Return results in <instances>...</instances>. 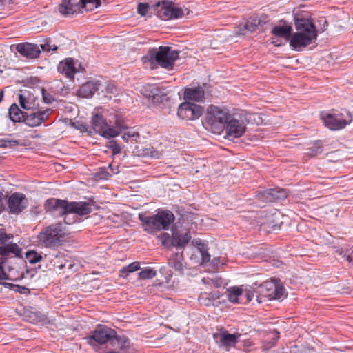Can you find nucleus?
Instances as JSON below:
<instances>
[{"label": "nucleus", "instance_id": "f257e3e1", "mask_svg": "<svg viewBox=\"0 0 353 353\" xmlns=\"http://www.w3.org/2000/svg\"><path fill=\"white\" fill-rule=\"evenodd\" d=\"M13 237L12 234L0 229V280L17 281L23 278V272L14 262L23 259L22 248L12 242Z\"/></svg>", "mask_w": 353, "mask_h": 353}, {"label": "nucleus", "instance_id": "f03ea898", "mask_svg": "<svg viewBox=\"0 0 353 353\" xmlns=\"http://www.w3.org/2000/svg\"><path fill=\"white\" fill-rule=\"evenodd\" d=\"M48 210L54 214L65 216L64 223L75 222L74 214L84 216L92 211V204L88 202H68L65 200L51 199L47 201Z\"/></svg>", "mask_w": 353, "mask_h": 353}, {"label": "nucleus", "instance_id": "7ed1b4c3", "mask_svg": "<svg viewBox=\"0 0 353 353\" xmlns=\"http://www.w3.org/2000/svg\"><path fill=\"white\" fill-rule=\"evenodd\" d=\"M295 28L296 32L292 35L290 42L294 50L300 51L316 42L317 31L311 19H297L295 21Z\"/></svg>", "mask_w": 353, "mask_h": 353}, {"label": "nucleus", "instance_id": "20e7f679", "mask_svg": "<svg viewBox=\"0 0 353 353\" xmlns=\"http://www.w3.org/2000/svg\"><path fill=\"white\" fill-rule=\"evenodd\" d=\"M139 219L143 224L144 230L152 234L156 231L168 230L174 221V216L169 210H163L152 216L139 214Z\"/></svg>", "mask_w": 353, "mask_h": 353}, {"label": "nucleus", "instance_id": "39448f33", "mask_svg": "<svg viewBox=\"0 0 353 353\" xmlns=\"http://www.w3.org/2000/svg\"><path fill=\"white\" fill-rule=\"evenodd\" d=\"M232 114L227 109L211 105L206 113V123L214 133L219 134L226 127Z\"/></svg>", "mask_w": 353, "mask_h": 353}, {"label": "nucleus", "instance_id": "423d86ee", "mask_svg": "<svg viewBox=\"0 0 353 353\" xmlns=\"http://www.w3.org/2000/svg\"><path fill=\"white\" fill-rule=\"evenodd\" d=\"M65 234L62 223L52 224L39 234V242L44 247L55 248L61 245Z\"/></svg>", "mask_w": 353, "mask_h": 353}, {"label": "nucleus", "instance_id": "0eeeda50", "mask_svg": "<svg viewBox=\"0 0 353 353\" xmlns=\"http://www.w3.org/2000/svg\"><path fill=\"white\" fill-rule=\"evenodd\" d=\"M255 114L241 110L232 114L230 120L225 128L228 136L239 138L245 132L247 124Z\"/></svg>", "mask_w": 353, "mask_h": 353}, {"label": "nucleus", "instance_id": "6e6552de", "mask_svg": "<svg viewBox=\"0 0 353 353\" xmlns=\"http://www.w3.org/2000/svg\"><path fill=\"white\" fill-rule=\"evenodd\" d=\"M91 124L92 133L94 132L108 139L118 136L123 132V130L126 129L124 125L119 123H117L116 126L110 127L107 124L103 117L96 112L92 113Z\"/></svg>", "mask_w": 353, "mask_h": 353}, {"label": "nucleus", "instance_id": "1a4fd4ad", "mask_svg": "<svg viewBox=\"0 0 353 353\" xmlns=\"http://www.w3.org/2000/svg\"><path fill=\"white\" fill-rule=\"evenodd\" d=\"M178 57L179 52L172 50L170 47L160 46L150 50L151 62H156L161 67L168 70L172 69L174 63Z\"/></svg>", "mask_w": 353, "mask_h": 353}, {"label": "nucleus", "instance_id": "9d476101", "mask_svg": "<svg viewBox=\"0 0 353 353\" xmlns=\"http://www.w3.org/2000/svg\"><path fill=\"white\" fill-rule=\"evenodd\" d=\"M156 6L159 8L157 15L163 20L176 19L190 14V10L188 8L179 7L171 1L158 2Z\"/></svg>", "mask_w": 353, "mask_h": 353}, {"label": "nucleus", "instance_id": "9b49d317", "mask_svg": "<svg viewBox=\"0 0 353 353\" xmlns=\"http://www.w3.org/2000/svg\"><path fill=\"white\" fill-rule=\"evenodd\" d=\"M115 330L106 326H99L91 335L84 338L93 348L97 351L99 346L103 344L110 345L115 336Z\"/></svg>", "mask_w": 353, "mask_h": 353}, {"label": "nucleus", "instance_id": "f8f14e48", "mask_svg": "<svg viewBox=\"0 0 353 353\" xmlns=\"http://www.w3.org/2000/svg\"><path fill=\"white\" fill-rule=\"evenodd\" d=\"M321 118L325 125L332 130L342 129L352 121V115L347 110L341 113L322 114Z\"/></svg>", "mask_w": 353, "mask_h": 353}, {"label": "nucleus", "instance_id": "ddd939ff", "mask_svg": "<svg viewBox=\"0 0 353 353\" xmlns=\"http://www.w3.org/2000/svg\"><path fill=\"white\" fill-rule=\"evenodd\" d=\"M203 113V108L195 103L185 101L178 108L177 115L181 119L189 121L199 119Z\"/></svg>", "mask_w": 353, "mask_h": 353}, {"label": "nucleus", "instance_id": "4468645a", "mask_svg": "<svg viewBox=\"0 0 353 353\" xmlns=\"http://www.w3.org/2000/svg\"><path fill=\"white\" fill-rule=\"evenodd\" d=\"M261 296L270 300L281 299L285 296L284 288L274 281H268L260 287Z\"/></svg>", "mask_w": 353, "mask_h": 353}, {"label": "nucleus", "instance_id": "2eb2a0df", "mask_svg": "<svg viewBox=\"0 0 353 353\" xmlns=\"http://www.w3.org/2000/svg\"><path fill=\"white\" fill-rule=\"evenodd\" d=\"M83 70L79 61L72 58H67L61 61L57 66L58 72L71 80L74 79L76 73L83 71Z\"/></svg>", "mask_w": 353, "mask_h": 353}, {"label": "nucleus", "instance_id": "dca6fc26", "mask_svg": "<svg viewBox=\"0 0 353 353\" xmlns=\"http://www.w3.org/2000/svg\"><path fill=\"white\" fill-rule=\"evenodd\" d=\"M51 112L52 110L50 109L42 111L38 110L30 114L26 112L23 122L30 127L38 126L48 119Z\"/></svg>", "mask_w": 353, "mask_h": 353}, {"label": "nucleus", "instance_id": "f3484780", "mask_svg": "<svg viewBox=\"0 0 353 353\" xmlns=\"http://www.w3.org/2000/svg\"><path fill=\"white\" fill-rule=\"evenodd\" d=\"M288 194L285 190L280 188L269 189L259 194V199L265 202H273L283 199Z\"/></svg>", "mask_w": 353, "mask_h": 353}, {"label": "nucleus", "instance_id": "a211bd4d", "mask_svg": "<svg viewBox=\"0 0 353 353\" xmlns=\"http://www.w3.org/2000/svg\"><path fill=\"white\" fill-rule=\"evenodd\" d=\"M240 336L239 334H229L227 332H219L213 334L214 339L221 346L228 347L233 346L237 342L238 338Z\"/></svg>", "mask_w": 353, "mask_h": 353}, {"label": "nucleus", "instance_id": "6ab92c4d", "mask_svg": "<svg viewBox=\"0 0 353 353\" xmlns=\"http://www.w3.org/2000/svg\"><path fill=\"white\" fill-rule=\"evenodd\" d=\"M27 200L25 196L20 193L12 194L8 199V207L13 213L21 212L26 206Z\"/></svg>", "mask_w": 353, "mask_h": 353}, {"label": "nucleus", "instance_id": "aec40b11", "mask_svg": "<svg viewBox=\"0 0 353 353\" xmlns=\"http://www.w3.org/2000/svg\"><path fill=\"white\" fill-rule=\"evenodd\" d=\"M129 345L130 341L127 337L117 336L115 333L110 345L112 348H110L107 353H127L126 349L129 347Z\"/></svg>", "mask_w": 353, "mask_h": 353}, {"label": "nucleus", "instance_id": "412c9836", "mask_svg": "<svg viewBox=\"0 0 353 353\" xmlns=\"http://www.w3.org/2000/svg\"><path fill=\"white\" fill-rule=\"evenodd\" d=\"M16 49L19 54L29 59L37 58L40 54L39 46L33 43H20Z\"/></svg>", "mask_w": 353, "mask_h": 353}, {"label": "nucleus", "instance_id": "4be33fe9", "mask_svg": "<svg viewBox=\"0 0 353 353\" xmlns=\"http://www.w3.org/2000/svg\"><path fill=\"white\" fill-rule=\"evenodd\" d=\"M262 20L258 16H252L250 17L243 27H240L236 32L240 35H245L248 32H252L255 31L259 26H262Z\"/></svg>", "mask_w": 353, "mask_h": 353}, {"label": "nucleus", "instance_id": "5701e85b", "mask_svg": "<svg viewBox=\"0 0 353 353\" xmlns=\"http://www.w3.org/2000/svg\"><path fill=\"white\" fill-rule=\"evenodd\" d=\"M81 0H62L59 12L64 16L72 15L80 8Z\"/></svg>", "mask_w": 353, "mask_h": 353}, {"label": "nucleus", "instance_id": "b1692460", "mask_svg": "<svg viewBox=\"0 0 353 353\" xmlns=\"http://www.w3.org/2000/svg\"><path fill=\"white\" fill-rule=\"evenodd\" d=\"M183 98L186 101L203 102L205 99V91L201 87L186 88Z\"/></svg>", "mask_w": 353, "mask_h": 353}, {"label": "nucleus", "instance_id": "393cba45", "mask_svg": "<svg viewBox=\"0 0 353 353\" xmlns=\"http://www.w3.org/2000/svg\"><path fill=\"white\" fill-rule=\"evenodd\" d=\"M99 86L100 84L98 81L86 82L79 90V96L83 98H90L99 89Z\"/></svg>", "mask_w": 353, "mask_h": 353}, {"label": "nucleus", "instance_id": "a878e982", "mask_svg": "<svg viewBox=\"0 0 353 353\" xmlns=\"http://www.w3.org/2000/svg\"><path fill=\"white\" fill-rule=\"evenodd\" d=\"M292 28L290 25L285 23L281 26H276L272 30V33L275 37L284 38L286 41H290L292 37Z\"/></svg>", "mask_w": 353, "mask_h": 353}, {"label": "nucleus", "instance_id": "bb28decb", "mask_svg": "<svg viewBox=\"0 0 353 353\" xmlns=\"http://www.w3.org/2000/svg\"><path fill=\"white\" fill-rule=\"evenodd\" d=\"M141 92L144 97L152 99L154 103L159 102L162 97V95L160 94L159 88L154 85L143 87L141 90Z\"/></svg>", "mask_w": 353, "mask_h": 353}, {"label": "nucleus", "instance_id": "cd10ccee", "mask_svg": "<svg viewBox=\"0 0 353 353\" xmlns=\"http://www.w3.org/2000/svg\"><path fill=\"white\" fill-rule=\"evenodd\" d=\"M190 239L191 236L189 232L181 233L174 230L172 232V244L177 247L185 246L190 241Z\"/></svg>", "mask_w": 353, "mask_h": 353}, {"label": "nucleus", "instance_id": "c85d7f7f", "mask_svg": "<svg viewBox=\"0 0 353 353\" xmlns=\"http://www.w3.org/2000/svg\"><path fill=\"white\" fill-rule=\"evenodd\" d=\"M243 289L239 287H231L227 290V296L230 302H243Z\"/></svg>", "mask_w": 353, "mask_h": 353}, {"label": "nucleus", "instance_id": "c756f323", "mask_svg": "<svg viewBox=\"0 0 353 353\" xmlns=\"http://www.w3.org/2000/svg\"><path fill=\"white\" fill-rule=\"evenodd\" d=\"M168 265L179 274H183L184 264L182 252L174 254L170 259Z\"/></svg>", "mask_w": 353, "mask_h": 353}, {"label": "nucleus", "instance_id": "7c9ffc66", "mask_svg": "<svg viewBox=\"0 0 353 353\" xmlns=\"http://www.w3.org/2000/svg\"><path fill=\"white\" fill-rule=\"evenodd\" d=\"M8 114L10 120L15 123L23 122L26 112L21 111L17 104H12L9 108Z\"/></svg>", "mask_w": 353, "mask_h": 353}, {"label": "nucleus", "instance_id": "2f4dec72", "mask_svg": "<svg viewBox=\"0 0 353 353\" xmlns=\"http://www.w3.org/2000/svg\"><path fill=\"white\" fill-rule=\"evenodd\" d=\"M19 101L21 107L23 110H33L35 108V104L33 99L28 92H23L19 95Z\"/></svg>", "mask_w": 353, "mask_h": 353}, {"label": "nucleus", "instance_id": "473e14b6", "mask_svg": "<svg viewBox=\"0 0 353 353\" xmlns=\"http://www.w3.org/2000/svg\"><path fill=\"white\" fill-rule=\"evenodd\" d=\"M117 168L114 170L112 168V164L109 163L108 167L107 168H102L100 169L99 172L97 173V176L100 179H108L112 176V173L116 174L118 173Z\"/></svg>", "mask_w": 353, "mask_h": 353}, {"label": "nucleus", "instance_id": "72a5a7b5", "mask_svg": "<svg viewBox=\"0 0 353 353\" xmlns=\"http://www.w3.org/2000/svg\"><path fill=\"white\" fill-rule=\"evenodd\" d=\"M193 243L196 245L197 249L201 255L202 261L203 263L209 261L210 259V255L206 250L205 243L201 240H196Z\"/></svg>", "mask_w": 353, "mask_h": 353}, {"label": "nucleus", "instance_id": "f704fd0d", "mask_svg": "<svg viewBox=\"0 0 353 353\" xmlns=\"http://www.w3.org/2000/svg\"><path fill=\"white\" fill-rule=\"evenodd\" d=\"M50 263L53 266L57 267L59 269H63L66 266V262L63 263V261H59L60 259L63 260L62 256H61V252H54L52 254H50Z\"/></svg>", "mask_w": 353, "mask_h": 353}, {"label": "nucleus", "instance_id": "c9c22d12", "mask_svg": "<svg viewBox=\"0 0 353 353\" xmlns=\"http://www.w3.org/2000/svg\"><path fill=\"white\" fill-rule=\"evenodd\" d=\"M140 265L139 262H133L128 265V266H125L123 268L120 270V276L126 278L128 276V274L130 272H133L134 271H137L139 270Z\"/></svg>", "mask_w": 353, "mask_h": 353}, {"label": "nucleus", "instance_id": "e433bc0d", "mask_svg": "<svg viewBox=\"0 0 353 353\" xmlns=\"http://www.w3.org/2000/svg\"><path fill=\"white\" fill-rule=\"evenodd\" d=\"M202 282L207 285H213L216 288H219L223 284L222 279L216 274L212 275L211 277L203 278Z\"/></svg>", "mask_w": 353, "mask_h": 353}, {"label": "nucleus", "instance_id": "4c0bfd02", "mask_svg": "<svg viewBox=\"0 0 353 353\" xmlns=\"http://www.w3.org/2000/svg\"><path fill=\"white\" fill-rule=\"evenodd\" d=\"M323 152V145L321 141H316L313 143V146L308 148L307 154L310 157H315L321 154Z\"/></svg>", "mask_w": 353, "mask_h": 353}, {"label": "nucleus", "instance_id": "58836bf2", "mask_svg": "<svg viewBox=\"0 0 353 353\" xmlns=\"http://www.w3.org/2000/svg\"><path fill=\"white\" fill-rule=\"evenodd\" d=\"M80 4L86 10H92L100 5V0H81Z\"/></svg>", "mask_w": 353, "mask_h": 353}, {"label": "nucleus", "instance_id": "ea45409f", "mask_svg": "<svg viewBox=\"0 0 353 353\" xmlns=\"http://www.w3.org/2000/svg\"><path fill=\"white\" fill-rule=\"evenodd\" d=\"M138 275L140 279H148L154 277L157 272L152 268H146L139 272Z\"/></svg>", "mask_w": 353, "mask_h": 353}, {"label": "nucleus", "instance_id": "a19ab883", "mask_svg": "<svg viewBox=\"0 0 353 353\" xmlns=\"http://www.w3.org/2000/svg\"><path fill=\"white\" fill-rule=\"evenodd\" d=\"M26 258L30 263H36L41 259V256L35 251H28L26 253Z\"/></svg>", "mask_w": 353, "mask_h": 353}, {"label": "nucleus", "instance_id": "79ce46f5", "mask_svg": "<svg viewBox=\"0 0 353 353\" xmlns=\"http://www.w3.org/2000/svg\"><path fill=\"white\" fill-rule=\"evenodd\" d=\"M72 125L81 132H88L89 134L92 133L90 126H89L88 124L77 122L73 123Z\"/></svg>", "mask_w": 353, "mask_h": 353}, {"label": "nucleus", "instance_id": "37998d69", "mask_svg": "<svg viewBox=\"0 0 353 353\" xmlns=\"http://www.w3.org/2000/svg\"><path fill=\"white\" fill-rule=\"evenodd\" d=\"M243 302H250L254 297V292L251 288L243 289Z\"/></svg>", "mask_w": 353, "mask_h": 353}, {"label": "nucleus", "instance_id": "c03bdc74", "mask_svg": "<svg viewBox=\"0 0 353 353\" xmlns=\"http://www.w3.org/2000/svg\"><path fill=\"white\" fill-rule=\"evenodd\" d=\"M336 252L344 257L346 258L347 261L349 263H351L353 264V250L350 252L349 250H347L345 252H344L341 250H337Z\"/></svg>", "mask_w": 353, "mask_h": 353}, {"label": "nucleus", "instance_id": "a18cd8bd", "mask_svg": "<svg viewBox=\"0 0 353 353\" xmlns=\"http://www.w3.org/2000/svg\"><path fill=\"white\" fill-rule=\"evenodd\" d=\"M149 4L146 3H140L137 6V12L141 16H145L148 12Z\"/></svg>", "mask_w": 353, "mask_h": 353}, {"label": "nucleus", "instance_id": "49530a36", "mask_svg": "<svg viewBox=\"0 0 353 353\" xmlns=\"http://www.w3.org/2000/svg\"><path fill=\"white\" fill-rule=\"evenodd\" d=\"M139 137V133L133 130H128L123 132L122 139L125 141H128L130 139H134Z\"/></svg>", "mask_w": 353, "mask_h": 353}, {"label": "nucleus", "instance_id": "de8ad7c7", "mask_svg": "<svg viewBox=\"0 0 353 353\" xmlns=\"http://www.w3.org/2000/svg\"><path fill=\"white\" fill-rule=\"evenodd\" d=\"M109 148L112 150L113 154H117L121 153V147L114 141L110 143Z\"/></svg>", "mask_w": 353, "mask_h": 353}, {"label": "nucleus", "instance_id": "09e8293b", "mask_svg": "<svg viewBox=\"0 0 353 353\" xmlns=\"http://www.w3.org/2000/svg\"><path fill=\"white\" fill-rule=\"evenodd\" d=\"M28 316V320L32 323L40 321L43 319V316L41 314L37 312H31V314Z\"/></svg>", "mask_w": 353, "mask_h": 353}, {"label": "nucleus", "instance_id": "8fccbe9b", "mask_svg": "<svg viewBox=\"0 0 353 353\" xmlns=\"http://www.w3.org/2000/svg\"><path fill=\"white\" fill-rule=\"evenodd\" d=\"M199 301L201 304L205 305H210L212 304V301L207 296V294H201L199 298Z\"/></svg>", "mask_w": 353, "mask_h": 353}, {"label": "nucleus", "instance_id": "3c124183", "mask_svg": "<svg viewBox=\"0 0 353 353\" xmlns=\"http://www.w3.org/2000/svg\"><path fill=\"white\" fill-rule=\"evenodd\" d=\"M41 48L43 51H50V50H56L57 49V46L55 45H50L49 43L46 42L43 44H41Z\"/></svg>", "mask_w": 353, "mask_h": 353}, {"label": "nucleus", "instance_id": "603ef678", "mask_svg": "<svg viewBox=\"0 0 353 353\" xmlns=\"http://www.w3.org/2000/svg\"><path fill=\"white\" fill-rule=\"evenodd\" d=\"M105 91L107 93L114 94L117 91V87L112 83H108L105 87Z\"/></svg>", "mask_w": 353, "mask_h": 353}, {"label": "nucleus", "instance_id": "864d4df0", "mask_svg": "<svg viewBox=\"0 0 353 353\" xmlns=\"http://www.w3.org/2000/svg\"><path fill=\"white\" fill-rule=\"evenodd\" d=\"M42 95L45 103H50L52 102V96L50 94L47 93L43 89L42 90Z\"/></svg>", "mask_w": 353, "mask_h": 353}, {"label": "nucleus", "instance_id": "5fc2aeb1", "mask_svg": "<svg viewBox=\"0 0 353 353\" xmlns=\"http://www.w3.org/2000/svg\"><path fill=\"white\" fill-rule=\"evenodd\" d=\"M150 154L152 157L157 158V159L160 158V157L161 155V154L160 152H159L156 150H154L153 148L151 150Z\"/></svg>", "mask_w": 353, "mask_h": 353}, {"label": "nucleus", "instance_id": "6e6d98bb", "mask_svg": "<svg viewBox=\"0 0 353 353\" xmlns=\"http://www.w3.org/2000/svg\"><path fill=\"white\" fill-rule=\"evenodd\" d=\"M211 296L214 300L217 299L220 296V293L219 292H214L211 293Z\"/></svg>", "mask_w": 353, "mask_h": 353}, {"label": "nucleus", "instance_id": "4d7b16f0", "mask_svg": "<svg viewBox=\"0 0 353 353\" xmlns=\"http://www.w3.org/2000/svg\"><path fill=\"white\" fill-rule=\"evenodd\" d=\"M272 43H273L275 46H279L281 45V41H279L278 39L274 40V39H272Z\"/></svg>", "mask_w": 353, "mask_h": 353}, {"label": "nucleus", "instance_id": "13d9d810", "mask_svg": "<svg viewBox=\"0 0 353 353\" xmlns=\"http://www.w3.org/2000/svg\"><path fill=\"white\" fill-rule=\"evenodd\" d=\"M8 143L12 145H16L18 144L17 141H9Z\"/></svg>", "mask_w": 353, "mask_h": 353}, {"label": "nucleus", "instance_id": "bf43d9fd", "mask_svg": "<svg viewBox=\"0 0 353 353\" xmlns=\"http://www.w3.org/2000/svg\"><path fill=\"white\" fill-rule=\"evenodd\" d=\"M3 97V91L0 90V102L2 101Z\"/></svg>", "mask_w": 353, "mask_h": 353}, {"label": "nucleus", "instance_id": "052dcab7", "mask_svg": "<svg viewBox=\"0 0 353 353\" xmlns=\"http://www.w3.org/2000/svg\"><path fill=\"white\" fill-rule=\"evenodd\" d=\"M216 262H217V259H216V258L213 259V261H212V263H213L214 264H215V263H216Z\"/></svg>", "mask_w": 353, "mask_h": 353}, {"label": "nucleus", "instance_id": "680f3d73", "mask_svg": "<svg viewBox=\"0 0 353 353\" xmlns=\"http://www.w3.org/2000/svg\"><path fill=\"white\" fill-rule=\"evenodd\" d=\"M274 335H275V336H276L278 338L279 337V332H275Z\"/></svg>", "mask_w": 353, "mask_h": 353}, {"label": "nucleus", "instance_id": "e2e57ef3", "mask_svg": "<svg viewBox=\"0 0 353 353\" xmlns=\"http://www.w3.org/2000/svg\"><path fill=\"white\" fill-rule=\"evenodd\" d=\"M1 210H2V207H1V205H0V212H1Z\"/></svg>", "mask_w": 353, "mask_h": 353}, {"label": "nucleus", "instance_id": "0e129e2a", "mask_svg": "<svg viewBox=\"0 0 353 353\" xmlns=\"http://www.w3.org/2000/svg\"><path fill=\"white\" fill-rule=\"evenodd\" d=\"M21 289H22L23 290H26V288H24V287H22V288H21Z\"/></svg>", "mask_w": 353, "mask_h": 353}, {"label": "nucleus", "instance_id": "69168bd1", "mask_svg": "<svg viewBox=\"0 0 353 353\" xmlns=\"http://www.w3.org/2000/svg\"><path fill=\"white\" fill-rule=\"evenodd\" d=\"M2 0H0V1H1Z\"/></svg>", "mask_w": 353, "mask_h": 353}]
</instances>
